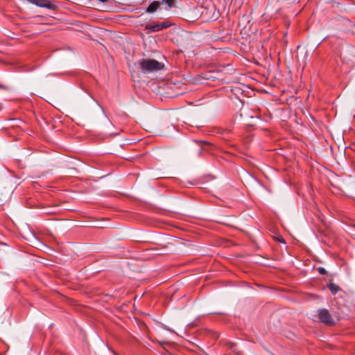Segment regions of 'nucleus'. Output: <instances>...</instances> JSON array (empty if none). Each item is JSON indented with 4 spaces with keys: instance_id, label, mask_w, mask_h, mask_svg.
<instances>
[{
    "instance_id": "9d476101",
    "label": "nucleus",
    "mask_w": 355,
    "mask_h": 355,
    "mask_svg": "<svg viewBox=\"0 0 355 355\" xmlns=\"http://www.w3.org/2000/svg\"><path fill=\"white\" fill-rule=\"evenodd\" d=\"M98 1L102 2V3H105V2L108 1V0H98Z\"/></svg>"
},
{
    "instance_id": "1a4fd4ad",
    "label": "nucleus",
    "mask_w": 355,
    "mask_h": 355,
    "mask_svg": "<svg viewBox=\"0 0 355 355\" xmlns=\"http://www.w3.org/2000/svg\"><path fill=\"white\" fill-rule=\"evenodd\" d=\"M318 230H319L321 233H323V232H324V230H323L322 227H319Z\"/></svg>"
},
{
    "instance_id": "0eeeda50",
    "label": "nucleus",
    "mask_w": 355,
    "mask_h": 355,
    "mask_svg": "<svg viewBox=\"0 0 355 355\" xmlns=\"http://www.w3.org/2000/svg\"><path fill=\"white\" fill-rule=\"evenodd\" d=\"M317 270L320 275H325L327 273L326 270L322 267L318 268Z\"/></svg>"
},
{
    "instance_id": "f257e3e1",
    "label": "nucleus",
    "mask_w": 355,
    "mask_h": 355,
    "mask_svg": "<svg viewBox=\"0 0 355 355\" xmlns=\"http://www.w3.org/2000/svg\"><path fill=\"white\" fill-rule=\"evenodd\" d=\"M141 71L144 73H151L162 69L164 64L150 59H142L139 62Z\"/></svg>"
},
{
    "instance_id": "9b49d317",
    "label": "nucleus",
    "mask_w": 355,
    "mask_h": 355,
    "mask_svg": "<svg viewBox=\"0 0 355 355\" xmlns=\"http://www.w3.org/2000/svg\"><path fill=\"white\" fill-rule=\"evenodd\" d=\"M278 241L280 242L284 243V241L282 238L279 239Z\"/></svg>"
},
{
    "instance_id": "423d86ee",
    "label": "nucleus",
    "mask_w": 355,
    "mask_h": 355,
    "mask_svg": "<svg viewBox=\"0 0 355 355\" xmlns=\"http://www.w3.org/2000/svg\"><path fill=\"white\" fill-rule=\"evenodd\" d=\"M328 288L332 294H336L340 290L339 286L333 283H330L328 285Z\"/></svg>"
},
{
    "instance_id": "20e7f679",
    "label": "nucleus",
    "mask_w": 355,
    "mask_h": 355,
    "mask_svg": "<svg viewBox=\"0 0 355 355\" xmlns=\"http://www.w3.org/2000/svg\"><path fill=\"white\" fill-rule=\"evenodd\" d=\"M159 1H153L148 6V7L146 9V12L150 13L155 12L159 8Z\"/></svg>"
},
{
    "instance_id": "6e6552de",
    "label": "nucleus",
    "mask_w": 355,
    "mask_h": 355,
    "mask_svg": "<svg viewBox=\"0 0 355 355\" xmlns=\"http://www.w3.org/2000/svg\"><path fill=\"white\" fill-rule=\"evenodd\" d=\"M0 88L3 89H5V90H9L10 89V87L8 86L3 85H0Z\"/></svg>"
},
{
    "instance_id": "39448f33",
    "label": "nucleus",
    "mask_w": 355,
    "mask_h": 355,
    "mask_svg": "<svg viewBox=\"0 0 355 355\" xmlns=\"http://www.w3.org/2000/svg\"><path fill=\"white\" fill-rule=\"evenodd\" d=\"M162 3L167 5V7L165 8V9H170L175 7V0H162Z\"/></svg>"
},
{
    "instance_id": "f03ea898",
    "label": "nucleus",
    "mask_w": 355,
    "mask_h": 355,
    "mask_svg": "<svg viewBox=\"0 0 355 355\" xmlns=\"http://www.w3.org/2000/svg\"><path fill=\"white\" fill-rule=\"evenodd\" d=\"M318 318L322 322L327 325H333L334 324V321L327 309H322L318 310Z\"/></svg>"
},
{
    "instance_id": "7ed1b4c3",
    "label": "nucleus",
    "mask_w": 355,
    "mask_h": 355,
    "mask_svg": "<svg viewBox=\"0 0 355 355\" xmlns=\"http://www.w3.org/2000/svg\"><path fill=\"white\" fill-rule=\"evenodd\" d=\"M171 24L168 21H163L160 23H156L153 24H147L145 26L146 30H148L150 32H157L164 28H166L171 26Z\"/></svg>"
}]
</instances>
